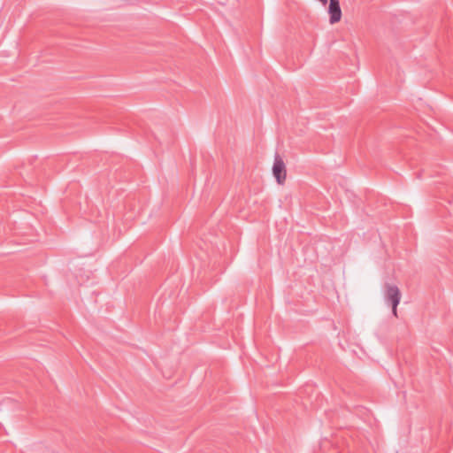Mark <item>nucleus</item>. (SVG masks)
I'll list each match as a JSON object with an SVG mask.
<instances>
[{"instance_id":"f257e3e1","label":"nucleus","mask_w":453,"mask_h":453,"mask_svg":"<svg viewBox=\"0 0 453 453\" xmlns=\"http://www.w3.org/2000/svg\"><path fill=\"white\" fill-rule=\"evenodd\" d=\"M401 292L396 285L386 283L384 285V299L392 306V313L397 317V305L401 301Z\"/></svg>"},{"instance_id":"f03ea898","label":"nucleus","mask_w":453,"mask_h":453,"mask_svg":"<svg viewBox=\"0 0 453 453\" xmlns=\"http://www.w3.org/2000/svg\"><path fill=\"white\" fill-rule=\"evenodd\" d=\"M273 173L279 184H283L286 180L287 171L286 165L281 157L276 153L273 165Z\"/></svg>"},{"instance_id":"7ed1b4c3","label":"nucleus","mask_w":453,"mask_h":453,"mask_svg":"<svg viewBox=\"0 0 453 453\" xmlns=\"http://www.w3.org/2000/svg\"><path fill=\"white\" fill-rule=\"evenodd\" d=\"M328 13L331 24L339 22L342 19V10L339 0H329Z\"/></svg>"},{"instance_id":"20e7f679","label":"nucleus","mask_w":453,"mask_h":453,"mask_svg":"<svg viewBox=\"0 0 453 453\" xmlns=\"http://www.w3.org/2000/svg\"><path fill=\"white\" fill-rule=\"evenodd\" d=\"M323 5L327 4V0H319Z\"/></svg>"}]
</instances>
